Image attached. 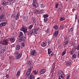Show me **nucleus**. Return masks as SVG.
<instances>
[{
    "mask_svg": "<svg viewBox=\"0 0 79 79\" xmlns=\"http://www.w3.org/2000/svg\"><path fill=\"white\" fill-rule=\"evenodd\" d=\"M15 2V0H5V1L2 3V5L4 6L6 5H10L12 3H14Z\"/></svg>",
    "mask_w": 79,
    "mask_h": 79,
    "instance_id": "obj_1",
    "label": "nucleus"
},
{
    "mask_svg": "<svg viewBox=\"0 0 79 79\" xmlns=\"http://www.w3.org/2000/svg\"><path fill=\"white\" fill-rule=\"evenodd\" d=\"M58 76L59 77L58 79H64V74L62 71L59 70V71Z\"/></svg>",
    "mask_w": 79,
    "mask_h": 79,
    "instance_id": "obj_2",
    "label": "nucleus"
},
{
    "mask_svg": "<svg viewBox=\"0 0 79 79\" xmlns=\"http://www.w3.org/2000/svg\"><path fill=\"white\" fill-rule=\"evenodd\" d=\"M23 32H20L19 33V42H20L23 40L24 42H25L26 39V38L23 37Z\"/></svg>",
    "mask_w": 79,
    "mask_h": 79,
    "instance_id": "obj_3",
    "label": "nucleus"
},
{
    "mask_svg": "<svg viewBox=\"0 0 79 79\" xmlns=\"http://www.w3.org/2000/svg\"><path fill=\"white\" fill-rule=\"evenodd\" d=\"M40 29V27H38L37 28H35V29H33L31 31H30V34L31 35L32 34H37V31H39V29Z\"/></svg>",
    "mask_w": 79,
    "mask_h": 79,
    "instance_id": "obj_4",
    "label": "nucleus"
},
{
    "mask_svg": "<svg viewBox=\"0 0 79 79\" xmlns=\"http://www.w3.org/2000/svg\"><path fill=\"white\" fill-rule=\"evenodd\" d=\"M34 12L35 14H42L44 12V10H38L36 9H34Z\"/></svg>",
    "mask_w": 79,
    "mask_h": 79,
    "instance_id": "obj_5",
    "label": "nucleus"
},
{
    "mask_svg": "<svg viewBox=\"0 0 79 79\" xmlns=\"http://www.w3.org/2000/svg\"><path fill=\"white\" fill-rule=\"evenodd\" d=\"M9 41L8 39H6L3 40V42H1V44L2 45H7L8 44Z\"/></svg>",
    "mask_w": 79,
    "mask_h": 79,
    "instance_id": "obj_6",
    "label": "nucleus"
},
{
    "mask_svg": "<svg viewBox=\"0 0 79 79\" xmlns=\"http://www.w3.org/2000/svg\"><path fill=\"white\" fill-rule=\"evenodd\" d=\"M33 68V67L32 66H31L28 69L27 72V73L26 74V76H27L28 75H29L30 74H31V72L32 71V69Z\"/></svg>",
    "mask_w": 79,
    "mask_h": 79,
    "instance_id": "obj_7",
    "label": "nucleus"
},
{
    "mask_svg": "<svg viewBox=\"0 0 79 79\" xmlns=\"http://www.w3.org/2000/svg\"><path fill=\"white\" fill-rule=\"evenodd\" d=\"M33 6H34V7H35L36 8H37L38 7V3H37V2L36 0H33Z\"/></svg>",
    "mask_w": 79,
    "mask_h": 79,
    "instance_id": "obj_8",
    "label": "nucleus"
},
{
    "mask_svg": "<svg viewBox=\"0 0 79 79\" xmlns=\"http://www.w3.org/2000/svg\"><path fill=\"white\" fill-rule=\"evenodd\" d=\"M22 31H23L24 33H27V29L24 27H23L21 29Z\"/></svg>",
    "mask_w": 79,
    "mask_h": 79,
    "instance_id": "obj_9",
    "label": "nucleus"
},
{
    "mask_svg": "<svg viewBox=\"0 0 79 79\" xmlns=\"http://www.w3.org/2000/svg\"><path fill=\"white\" fill-rule=\"evenodd\" d=\"M1 48H0L1 49ZM6 51V48L5 47L1 49L0 51V54H3L5 52V51Z\"/></svg>",
    "mask_w": 79,
    "mask_h": 79,
    "instance_id": "obj_10",
    "label": "nucleus"
},
{
    "mask_svg": "<svg viewBox=\"0 0 79 79\" xmlns=\"http://www.w3.org/2000/svg\"><path fill=\"white\" fill-rule=\"evenodd\" d=\"M5 21V16L1 15L0 16V21L2 22Z\"/></svg>",
    "mask_w": 79,
    "mask_h": 79,
    "instance_id": "obj_11",
    "label": "nucleus"
},
{
    "mask_svg": "<svg viewBox=\"0 0 79 79\" xmlns=\"http://www.w3.org/2000/svg\"><path fill=\"white\" fill-rule=\"evenodd\" d=\"M36 54V51L35 50H33L31 52V56H35Z\"/></svg>",
    "mask_w": 79,
    "mask_h": 79,
    "instance_id": "obj_12",
    "label": "nucleus"
},
{
    "mask_svg": "<svg viewBox=\"0 0 79 79\" xmlns=\"http://www.w3.org/2000/svg\"><path fill=\"white\" fill-rule=\"evenodd\" d=\"M58 34V31H55L54 32L53 34V36L55 37H56L57 36V35Z\"/></svg>",
    "mask_w": 79,
    "mask_h": 79,
    "instance_id": "obj_13",
    "label": "nucleus"
},
{
    "mask_svg": "<svg viewBox=\"0 0 79 79\" xmlns=\"http://www.w3.org/2000/svg\"><path fill=\"white\" fill-rule=\"evenodd\" d=\"M21 56H22V53H20L16 56V59H19L21 58Z\"/></svg>",
    "mask_w": 79,
    "mask_h": 79,
    "instance_id": "obj_14",
    "label": "nucleus"
},
{
    "mask_svg": "<svg viewBox=\"0 0 79 79\" xmlns=\"http://www.w3.org/2000/svg\"><path fill=\"white\" fill-rule=\"evenodd\" d=\"M27 66H31L32 65V63L30 61L28 60L27 62Z\"/></svg>",
    "mask_w": 79,
    "mask_h": 79,
    "instance_id": "obj_15",
    "label": "nucleus"
},
{
    "mask_svg": "<svg viewBox=\"0 0 79 79\" xmlns=\"http://www.w3.org/2000/svg\"><path fill=\"white\" fill-rule=\"evenodd\" d=\"M46 71V70L45 69H42L40 72V74H44V73H45V72Z\"/></svg>",
    "mask_w": 79,
    "mask_h": 79,
    "instance_id": "obj_16",
    "label": "nucleus"
},
{
    "mask_svg": "<svg viewBox=\"0 0 79 79\" xmlns=\"http://www.w3.org/2000/svg\"><path fill=\"white\" fill-rule=\"evenodd\" d=\"M73 30H74L73 28L72 27L70 28V31L68 32V33L69 34H72V33L73 31Z\"/></svg>",
    "mask_w": 79,
    "mask_h": 79,
    "instance_id": "obj_17",
    "label": "nucleus"
},
{
    "mask_svg": "<svg viewBox=\"0 0 79 79\" xmlns=\"http://www.w3.org/2000/svg\"><path fill=\"white\" fill-rule=\"evenodd\" d=\"M19 16H20V14H19V12H18L15 18L16 20H17L18 19H19Z\"/></svg>",
    "mask_w": 79,
    "mask_h": 79,
    "instance_id": "obj_18",
    "label": "nucleus"
},
{
    "mask_svg": "<svg viewBox=\"0 0 79 79\" xmlns=\"http://www.w3.org/2000/svg\"><path fill=\"white\" fill-rule=\"evenodd\" d=\"M15 23L12 22L11 29L13 30L15 29Z\"/></svg>",
    "mask_w": 79,
    "mask_h": 79,
    "instance_id": "obj_19",
    "label": "nucleus"
},
{
    "mask_svg": "<svg viewBox=\"0 0 79 79\" xmlns=\"http://www.w3.org/2000/svg\"><path fill=\"white\" fill-rule=\"evenodd\" d=\"M41 45L42 47H44L45 46L47 45V43H45L44 42H42L41 43Z\"/></svg>",
    "mask_w": 79,
    "mask_h": 79,
    "instance_id": "obj_20",
    "label": "nucleus"
},
{
    "mask_svg": "<svg viewBox=\"0 0 79 79\" xmlns=\"http://www.w3.org/2000/svg\"><path fill=\"white\" fill-rule=\"evenodd\" d=\"M30 79H35V76L31 74L30 76Z\"/></svg>",
    "mask_w": 79,
    "mask_h": 79,
    "instance_id": "obj_21",
    "label": "nucleus"
},
{
    "mask_svg": "<svg viewBox=\"0 0 79 79\" xmlns=\"http://www.w3.org/2000/svg\"><path fill=\"white\" fill-rule=\"evenodd\" d=\"M32 21L33 23H35L36 21L35 20V18L34 17H33L32 18Z\"/></svg>",
    "mask_w": 79,
    "mask_h": 79,
    "instance_id": "obj_22",
    "label": "nucleus"
},
{
    "mask_svg": "<svg viewBox=\"0 0 79 79\" xmlns=\"http://www.w3.org/2000/svg\"><path fill=\"white\" fill-rule=\"evenodd\" d=\"M34 26V25L33 24L31 25L28 28V29H29L30 30H31V29H32V28Z\"/></svg>",
    "mask_w": 79,
    "mask_h": 79,
    "instance_id": "obj_23",
    "label": "nucleus"
},
{
    "mask_svg": "<svg viewBox=\"0 0 79 79\" xmlns=\"http://www.w3.org/2000/svg\"><path fill=\"white\" fill-rule=\"evenodd\" d=\"M10 40L11 42H14L15 40L14 38H12L10 39Z\"/></svg>",
    "mask_w": 79,
    "mask_h": 79,
    "instance_id": "obj_24",
    "label": "nucleus"
},
{
    "mask_svg": "<svg viewBox=\"0 0 79 79\" xmlns=\"http://www.w3.org/2000/svg\"><path fill=\"white\" fill-rule=\"evenodd\" d=\"M43 16L44 18H47L48 17V14H45L43 15Z\"/></svg>",
    "mask_w": 79,
    "mask_h": 79,
    "instance_id": "obj_25",
    "label": "nucleus"
},
{
    "mask_svg": "<svg viewBox=\"0 0 79 79\" xmlns=\"http://www.w3.org/2000/svg\"><path fill=\"white\" fill-rule=\"evenodd\" d=\"M20 49V46L19 45H17L16 46V49L18 50Z\"/></svg>",
    "mask_w": 79,
    "mask_h": 79,
    "instance_id": "obj_26",
    "label": "nucleus"
},
{
    "mask_svg": "<svg viewBox=\"0 0 79 79\" xmlns=\"http://www.w3.org/2000/svg\"><path fill=\"white\" fill-rule=\"evenodd\" d=\"M53 28H54V29H56V30H57V29H58V26L56 25H55L54 26Z\"/></svg>",
    "mask_w": 79,
    "mask_h": 79,
    "instance_id": "obj_27",
    "label": "nucleus"
},
{
    "mask_svg": "<svg viewBox=\"0 0 79 79\" xmlns=\"http://www.w3.org/2000/svg\"><path fill=\"white\" fill-rule=\"evenodd\" d=\"M5 26V25L4 22H2L0 24V26H1V27H3V26Z\"/></svg>",
    "mask_w": 79,
    "mask_h": 79,
    "instance_id": "obj_28",
    "label": "nucleus"
},
{
    "mask_svg": "<svg viewBox=\"0 0 79 79\" xmlns=\"http://www.w3.org/2000/svg\"><path fill=\"white\" fill-rule=\"evenodd\" d=\"M69 40H67V41H65V44L66 45H68V44H69Z\"/></svg>",
    "mask_w": 79,
    "mask_h": 79,
    "instance_id": "obj_29",
    "label": "nucleus"
},
{
    "mask_svg": "<svg viewBox=\"0 0 79 79\" xmlns=\"http://www.w3.org/2000/svg\"><path fill=\"white\" fill-rule=\"evenodd\" d=\"M66 50H65L63 51L62 53V56H64L65 54H66Z\"/></svg>",
    "mask_w": 79,
    "mask_h": 79,
    "instance_id": "obj_30",
    "label": "nucleus"
},
{
    "mask_svg": "<svg viewBox=\"0 0 79 79\" xmlns=\"http://www.w3.org/2000/svg\"><path fill=\"white\" fill-rule=\"evenodd\" d=\"M48 54L49 55H50V53H52V51H50V48L48 49Z\"/></svg>",
    "mask_w": 79,
    "mask_h": 79,
    "instance_id": "obj_31",
    "label": "nucleus"
},
{
    "mask_svg": "<svg viewBox=\"0 0 79 79\" xmlns=\"http://www.w3.org/2000/svg\"><path fill=\"white\" fill-rule=\"evenodd\" d=\"M21 73V72L19 70L17 73V74H16V76H18L19 74H20V73Z\"/></svg>",
    "mask_w": 79,
    "mask_h": 79,
    "instance_id": "obj_32",
    "label": "nucleus"
},
{
    "mask_svg": "<svg viewBox=\"0 0 79 79\" xmlns=\"http://www.w3.org/2000/svg\"><path fill=\"white\" fill-rule=\"evenodd\" d=\"M47 21H48V19L47 18H45L44 19V23H47Z\"/></svg>",
    "mask_w": 79,
    "mask_h": 79,
    "instance_id": "obj_33",
    "label": "nucleus"
},
{
    "mask_svg": "<svg viewBox=\"0 0 79 79\" xmlns=\"http://www.w3.org/2000/svg\"><path fill=\"white\" fill-rule=\"evenodd\" d=\"M64 19H65V18H64V17H60V21H64Z\"/></svg>",
    "mask_w": 79,
    "mask_h": 79,
    "instance_id": "obj_34",
    "label": "nucleus"
},
{
    "mask_svg": "<svg viewBox=\"0 0 79 79\" xmlns=\"http://www.w3.org/2000/svg\"><path fill=\"white\" fill-rule=\"evenodd\" d=\"M60 30L63 29H64V27H63V26L62 25H60Z\"/></svg>",
    "mask_w": 79,
    "mask_h": 79,
    "instance_id": "obj_35",
    "label": "nucleus"
},
{
    "mask_svg": "<svg viewBox=\"0 0 79 79\" xmlns=\"http://www.w3.org/2000/svg\"><path fill=\"white\" fill-rule=\"evenodd\" d=\"M40 7L42 8H44V5L43 4L40 5Z\"/></svg>",
    "mask_w": 79,
    "mask_h": 79,
    "instance_id": "obj_36",
    "label": "nucleus"
},
{
    "mask_svg": "<svg viewBox=\"0 0 79 79\" xmlns=\"http://www.w3.org/2000/svg\"><path fill=\"white\" fill-rule=\"evenodd\" d=\"M58 5H59L57 3H56V5H55L56 8H58Z\"/></svg>",
    "mask_w": 79,
    "mask_h": 79,
    "instance_id": "obj_37",
    "label": "nucleus"
},
{
    "mask_svg": "<svg viewBox=\"0 0 79 79\" xmlns=\"http://www.w3.org/2000/svg\"><path fill=\"white\" fill-rule=\"evenodd\" d=\"M18 34H17V33H15L14 34V37H17V35Z\"/></svg>",
    "mask_w": 79,
    "mask_h": 79,
    "instance_id": "obj_38",
    "label": "nucleus"
},
{
    "mask_svg": "<svg viewBox=\"0 0 79 79\" xmlns=\"http://www.w3.org/2000/svg\"><path fill=\"white\" fill-rule=\"evenodd\" d=\"M19 53V52L18 51H16V52H15V55H18Z\"/></svg>",
    "mask_w": 79,
    "mask_h": 79,
    "instance_id": "obj_39",
    "label": "nucleus"
},
{
    "mask_svg": "<svg viewBox=\"0 0 79 79\" xmlns=\"http://www.w3.org/2000/svg\"><path fill=\"white\" fill-rule=\"evenodd\" d=\"M67 64L68 66H69V65H70L71 63L69 62H68L67 63Z\"/></svg>",
    "mask_w": 79,
    "mask_h": 79,
    "instance_id": "obj_40",
    "label": "nucleus"
},
{
    "mask_svg": "<svg viewBox=\"0 0 79 79\" xmlns=\"http://www.w3.org/2000/svg\"><path fill=\"white\" fill-rule=\"evenodd\" d=\"M58 48L60 50H61V49L62 48V46H61V45H59Z\"/></svg>",
    "mask_w": 79,
    "mask_h": 79,
    "instance_id": "obj_41",
    "label": "nucleus"
},
{
    "mask_svg": "<svg viewBox=\"0 0 79 79\" xmlns=\"http://www.w3.org/2000/svg\"><path fill=\"white\" fill-rule=\"evenodd\" d=\"M11 17H12V18H16V15H15L13 14L12 15Z\"/></svg>",
    "mask_w": 79,
    "mask_h": 79,
    "instance_id": "obj_42",
    "label": "nucleus"
},
{
    "mask_svg": "<svg viewBox=\"0 0 79 79\" xmlns=\"http://www.w3.org/2000/svg\"><path fill=\"white\" fill-rule=\"evenodd\" d=\"M76 54H73L72 56V57H73V58H76Z\"/></svg>",
    "mask_w": 79,
    "mask_h": 79,
    "instance_id": "obj_43",
    "label": "nucleus"
},
{
    "mask_svg": "<svg viewBox=\"0 0 79 79\" xmlns=\"http://www.w3.org/2000/svg\"><path fill=\"white\" fill-rule=\"evenodd\" d=\"M33 73L34 74H37V73L36 72V71L35 70L33 71Z\"/></svg>",
    "mask_w": 79,
    "mask_h": 79,
    "instance_id": "obj_44",
    "label": "nucleus"
},
{
    "mask_svg": "<svg viewBox=\"0 0 79 79\" xmlns=\"http://www.w3.org/2000/svg\"><path fill=\"white\" fill-rule=\"evenodd\" d=\"M52 44V41H49L48 42V45H50V44Z\"/></svg>",
    "mask_w": 79,
    "mask_h": 79,
    "instance_id": "obj_45",
    "label": "nucleus"
},
{
    "mask_svg": "<svg viewBox=\"0 0 79 79\" xmlns=\"http://www.w3.org/2000/svg\"><path fill=\"white\" fill-rule=\"evenodd\" d=\"M73 53H74V51H72L70 52V54L71 55H72V54H73Z\"/></svg>",
    "mask_w": 79,
    "mask_h": 79,
    "instance_id": "obj_46",
    "label": "nucleus"
},
{
    "mask_svg": "<svg viewBox=\"0 0 79 79\" xmlns=\"http://www.w3.org/2000/svg\"><path fill=\"white\" fill-rule=\"evenodd\" d=\"M75 49H77V50H79V47L78 46V47H76L75 48Z\"/></svg>",
    "mask_w": 79,
    "mask_h": 79,
    "instance_id": "obj_47",
    "label": "nucleus"
},
{
    "mask_svg": "<svg viewBox=\"0 0 79 79\" xmlns=\"http://www.w3.org/2000/svg\"><path fill=\"white\" fill-rule=\"evenodd\" d=\"M9 58L11 60H13V57H12L11 56L9 57Z\"/></svg>",
    "mask_w": 79,
    "mask_h": 79,
    "instance_id": "obj_48",
    "label": "nucleus"
},
{
    "mask_svg": "<svg viewBox=\"0 0 79 79\" xmlns=\"http://www.w3.org/2000/svg\"><path fill=\"white\" fill-rule=\"evenodd\" d=\"M5 24V25L6 24H7L8 22L7 21H5L4 22H3Z\"/></svg>",
    "mask_w": 79,
    "mask_h": 79,
    "instance_id": "obj_49",
    "label": "nucleus"
},
{
    "mask_svg": "<svg viewBox=\"0 0 79 79\" xmlns=\"http://www.w3.org/2000/svg\"><path fill=\"white\" fill-rule=\"evenodd\" d=\"M73 47H76V44L75 43H73Z\"/></svg>",
    "mask_w": 79,
    "mask_h": 79,
    "instance_id": "obj_50",
    "label": "nucleus"
},
{
    "mask_svg": "<svg viewBox=\"0 0 79 79\" xmlns=\"http://www.w3.org/2000/svg\"><path fill=\"white\" fill-rule=\"evenodd\" d=\"M22 45L23 47H24V46H25V44L24 43H22Z\"/></svg>",
    "mask_w": 79,
    "mask_h": 79,
    "instance_id": "obj_51",
    "label": "nucleus"
},
{
    "mask_svg": "<svg viewBox=\"0 0 79 79\" xmlns=\"http://www.w3.org/2000/svg\"><path fill=\"white\" fill-rule=\"evenodd\" d=\"M75 19H77V15H76L75 17Z\"/></svg>",
    "mask_w": 79,
    "mask_h": 79,
    "instance_id": "obj_52",
    "label": "nucleus"
},
{
    "mask_svg": "<svg viewBox=\"0 0 79 79\" xmlns=\"http://www.w3.org/2000/svg\"><path fill=\"white\" fill-rule=\"evenodd\" d=\"M6 78H9V75H6Z\"/></svg>",
    "mask_w": 79,
    "mask_h": 79,
    "instance_id": "obj_53",
    "label": "nucleus"
},
{
    "mask_svg": "<svg viewBox=\"0 0 79 79\" xmlns=\"http://www.w3.org/2000/svg\"><path fill=\"white\" fill-rule=\"evenodd\" d=\"M69 77H70V74H69V75L67 77V78H69Z\"/></svg>",
    "mask_w": 79,
    "mask_h": 79,
    "instance_id": "obj_54",
    "label": "nucleus"
},
{
    "mask_svg": "<svg viewBox=\"0 0 79 79\" xmlns=\"http://www.w3.org/2000/svg\"><path fill=\"white\" fill-rule=\"evenodd\" d=\"M27 18V17H25L24 18V19H25V21H27V19H26Z\"/></svg>",
    "mask_w": 79,
    "mask_h": 79,
    "instance_id": "obj_55",
    "label": "nucleus"
},
{
    "mask_svg": "<svg viewBox=\"0 0 79 79\" xmlns=\"http://www.w3.org/2000/svg\"><path fill=\"white\" fill-rule=\"evenodd\" d=\"M64 40H67V37H64Z\"/></svg>",
    "mask_w": 79,
    "mask_h": 79,
    "instance_id": "obj_56",
    "label": "nucleus"
},
{
    "mask_svg": "<svg viewBox=\"0 0 79 79\" xmlns=\"http://www.w3.org/2000/svg\"><path fill=\"white\" fill-rule=\"evenodd\" d=\"M37 26V23H35V27H36V26Z\"/></svg>",
    "mask_w": 79,
    "mask_h": 79,
    "instance_id": "obj_57",
    "label": "nucleus"
},
{
    "mask_svg": "<svg viewBox=\"0 0 79 79\" xmlns=\"http://www.w3.org/2000/svg\"><path fill=\"white\" fill-rule=\"evenodd\" d=\"M47 31H50V29L49 28H48Z\"/></svg>",
    "mask_w": 79,
    "mask_h": 79,
    "instance_id": "obj_58",
    "label": "nucleus"
},
{
    "mask_svg": "<svg viewBox=\"0 0 79 79\" xmlns=\"http://www.w3.org/2000/svg\"><path fill=\"white\" fill-rule=\"evenodd\" d=\"M53 56V54H51V56Z\"/></svg>",
    "mask_w": 79,
    "mask_h": 79,
    "instance_id": "obj_59",
    "label": "nucleus"
},
{
    "mask_svg": "<svg viewBox=\"0 0 79 79\" xmlns=\"http://www.w3.org/2000/svg\"><path fill=\"white\" fill-rule=\"evenodd\" d=\"M78 22L79 23V19L78 20Z\"/></svg>",
    "mask_w": 79,
    "mask_h": 79,
    "instance_id": "obj_60",
    "label": "nucleus"
},
{
    "mask_svg": "<svg viewBox=\"0 0 79 79\" xmlns=\"http://www.w3.org/2000/svg\"><path fill=\"white\" fill-rule=\"evenodd\" d=\"M36 79H40V78L38 77Z\"/></svg>",
    "mask_w": 79,
    "mask_h": 79,
    "instance_id": "obj_61",
    "label": "nucleus"
},
{
    "mask_svg": "<svg viewBox=\"0 0 79 79\" xmlns=\"http://www.w3.org/2000/svg\"><path fill=\"white\" fill-rule=\"evenodd\" d=\"M1 10H2V8H1V7H0V11H1Z\"/></svg>",
    "mask_w": 79,
    "mask_h": 79,
    "instance_id": "obj_62",
    "label": "nucleus"
},
{
    "mask_svg": "<svg viewBox=\"0 0 79 79\" xmlns=\"http://www.w3.org/2000/svg\"><path fill=\"white\" fill-rule=\"evenodd\" d=\"M1 79H4V78L2 77V78Z\"/></svg>",
    "mask_w": 79,
    "mask_h": 79,
    "instance_id": "obj_63",
    "label": "nucleus"
},
{
    "mask_svg": "<svg viewBox=\"0 0 79 79\" xmlns=\"http://www.w3.org/2000/svg\"><path fill=\"white\" fill-rule=\"evenodd\" d=\"M1 33V30H0V34Z\"/></svg>",
    "mask_w": 79,
    "mask_h": 79,
    "instance_id": "obj_64",
    "label": "nucleus"
}]
</instances>
